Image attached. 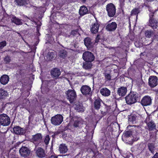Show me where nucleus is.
I'll return each mask as SVG.
<instances>
[{"instance_id":"obj_44","label":"nucleus","mask_w":158,"mask_h":158,"mask_svg":"<svg viewBox=\"0 0 158 158\" xmlns=\"http://www.w3.org/2000/svg\"><path fill=\"white\" fill-rule=\"evenodd\" d=\"M99 40V36L98 35L97 36V38L96 40H95V42L98 43V42Z\"/></svg>"},{"instance_id":"obj_33","label":"nucleus","mask_w":158,"mask_h":158,"mask_svg":"<svg viewBox=\"0 0 158 158\" xmlns=\"http://www.w3.org/2000/svg\"><path fill=\"white\" fill-rule=\"evenodd\" d=\"M149 150L153 153L154 152L155 146L154 144L152 143H148V144Z\"/></svg>"},{"instance_id":"obj_37","label":"nucleus","mask_w":158,"mask_h":158,"mask_svg":"<svg viewBox=\"0 0 158 158\" xmlns=\"http://www.w3.org/2000/svg\"><path fill=\"white\" fill-rule=\"evenodd\" d=\"M50 140L49 136L48 135H46L44 139V142L46 145H48Z\"/></svg>"},{"instance_id":"obj_34","label":"nucleus","mask_w":158,"mask_h":158,"mask_svg":"<svg viewBox=\"0 0 158 158\" xmlns=\"http://www.w3.org/2000/svg\"><path fill=\"white\" fill-rule=\"evenodd\" d=\"M59 56L60 57L64 58L66 56V52L64 50H61L59 53Z\"/></svg>"},{"instance_id":"obj_45","label":"nucleus","mask_w":158,"mask_h":158,"mask_svg":"<svg viewBox=\"0 0 158 158\" xmlns=\"http://www.w3.org/2000/svg\"><path fill=\"white\" fill-rule=\"evenodd\" d=\"M138 138L136 137H135L133 136V140L134 141H136L138 140Z\"/></svg>"},{"instance_id":"obj_47","label":"nucleus","mask_w":158,"mask_h":158,"mask_svg":"<svg viewBox=\"0 0 158 158\" xmlns=\"http://www.w3.org/2000/svg\"><path fill=\"white\" fill-rule=\"evenodd\" d=\"M49 158H58L56 156H53V155H52Z\"/></svg>"},{"instance_id":"obj_49","label":"nucleus","mask_w":158,"mask_h":158,"mask_svg":"<svg viewBox=\"0 0 158 158\" xmlns=\"http://www.w3.org/2000/svg\"><path fill=\"white\" fill-rule=\"evenodd\" d=\"M131 117H132L131 116H130V117H129V121H131V120H130V119H131Z\"/></svg>"},{"instance_id":"obj_17","label":"nucleus","mask_w":158,"mask_h":158,"mask_svg":"<svg viewBox=\"0 0 158 158\" xmlns=\"http://www.w3.org/2000/svg\"><path fill=\"white\" fill-rule=\"evenodd\" d=\"M36 154L39 158H42L45 156L44 150L41 148H38L36 151Z\"/></svg>"},{"instance_id":"obj_25","label":"nucleus","mask_w":158,"mask_h":158,"mask_svg":"<svg viewBox=\"0 0 158 158\" xmlns=\"http://www.w3.org/2000/svg\"><path fill=\"white\" fill-rule=\"evenodd\" d=\"M88 12V9L86 7L82 6L81 7L79 10V14L81 16H83L86 14Z\"/></svg>"},{"instance_id":"obj_35","label":"nucleus","mask_w":158,"mask_h":158,"mask_svg":"<svg viewBox=\"0 0 158 158\" xmlns=\"http://www.w3.org/2000/svg\"><path fill=\"white\" fill-rule=\"evenodd\" d=\"M54 54L52 52H49L48 53V55L46 56V57L48 60H49L52 59L54 57Z\"/></svg>"},{"instance_id":"obj_50","label":"nucleus","mask_w":158,"mask_h":158,"mask_svg":"<svg viewBox=\"0 0 158 158\" xmlns=\"http://www.w3.org/2000/svg\"><path fill=\"white\" fill-rule=\"evenodd\" d=\"M82 1L83 2H85L86 1V0H82Z\"/></svg>"},{"instance_id":"obj_18","label":"nucleus","mask_w":158,"mask_h":158,"mask_svg":"<svg viewBox=\"0 0 158 158\" xmlns=\"http://www.w3.org/2000/svg\"><path fill=\"white\" fill-rule=\"evenodd\" d=\"M100 93L103 96L107 97L110 94V91L106 88H102L100 90Z\"/></svg>"},{"instance_id":"obj_40","label":"nucleus","mask_w":158,"mask_h":158,"mask_svg":"<svg viewBox=\"0 0 158 158\" xmlns=\"http://www.w3.org/2000/svg\"><path fill=\"white\" fill-rule=\"evenodd\" d=\"M10 60L8 56H6L4 58V61L6 63H9L10 61Z\"/></svg>"},{"instance_id":"obj_27","label":"nucleus","mask_w":158,"mask_h":158,"mask_svg":"<svg viewBox=\"0 0 158 158\" xmlns=\"http://www.w3.org/2000/svg\"><path fill=\"white\" fill-rule=\"evenodd\" d=\"M74 106L75 109L78 112L83 111L84 110L82 104L79 103H77Z\"/></svg>"},{"instance_id":"obj_29","label":"nucleus","mask_w":158,"mask_h":158,"mask_svg":"<svg viewBox=\"0 0 158 158\" xmlns=\"http://www.w3.org/2000/svg\"><path fill=\"white\" fill-rule=\"evenodd\" d=\"M145 35L146 37L150 38L154 35V32L151 30H147L145 31Z\"/></svg>"},{"instance_id":"obj_39","label":"nucleus","mask_w":158,"mask_h":158,"mask_svg":"<svg viewBox=\"0 0 158 158\" xmlns=\"http://www.w3.org/2000/svg\"><path fill=\"white\" fill-rule=\"evenodd\" d=\"M6 45V41H3L0 42V49H2Z\"/></svg>"},{"instance_id":"obj_20","label":"nucleus","mask_w":158,"mask_h":158,"mask_svg":"<svg viewBox=\"0 0 158 158\" xmlns=\"http://www.w3.org/2000/svg\"><path fill=\"white\" fill-rule=\"evenodd\" d=\"M14 132L16 134L21 135L24 133V130L19 126H16L13 128Z\"/></svg>"},{"instance_id":"obj_9","label":"nucleus","mask_w":158,"mask_h":158,"mask_svg":"<svg viewBox=\"0 0 158 158\" xmlns=\"http://www.w3.org/2000/svg\"><path fill=\"white\" fill-rule=\"evenodd\" d=\"M158 78L156 76H151L149 77L148 80V83L149 86L152 87H154L158 84Z\"/></svg>"},{"instance_id":"obj_23","label":"nucleus","mask_w":158,"mask_h":158,"mask_svg":"<svg viewBox=\"0 0 158 158\" xmlns=\"http://www.w3.org/2000/svg\"><path fill=\"white\" fill-rule=\"evenodd\" d=\"M68 150L67 146L64 144H61L59 146V150L60 153H65L67 152Z\"/></svg>"},{"instance_id":"obj_26","label":"nucleus","mask_w":158,"mask_h":158,"mask_svg":"<svg viewBox=\"0 0 158 158\" xmlns=\"http://www.w3.org/2000/svg\"><path fill=\"white\" fill-rule=\"evenodd\" d=\"M8 93L5 90L0 89V99H3L8 96Z\"/></svg>"},{"instance_id":"obj_36","label":"nucleus","mask_w":158,"mask_h":158,"mask_svg":"<svg viewBox=\"0 0 158 158\" xmlns=\"http://www.w3.org/2000/svg\"><path fill=\"white\" fill-rule=\"evenodd\" d=\"M138 10L137 8L133 9L131 11V14L132 15H136V19H137L138 14Z\"/></svg>"},{"instance_id":"obj_13","label":"nucleus","mask_w":158,"mask_h":158,"mask_svg":"<svg viewBox=\"0 0 158 158\" xmlns=\"http://www.w3.org/2000/svg\"><path fill=\"white\" fill-rule=\"evenodd\" d=\"M19 152L21 156L26 157L29 155L30 151L27 148L23 147L20 149Z\"/></svg>"},{"instance_id":"obj_11","label":"nucleus","mask_w":158,"mask_h":158,"mask_svg":"<svg viewBox=\"0 0 158 158\" xmlns=\"http://www.w3.org/2000/svg\"><path fill=\"white\" fill-rule=\"evenodd\" d=\"M151 15L152 16L153 14L152 13L150 15V19L149 21L148 25L153 29H156L158 27V21L152 18H151Z\"/></svg>"},{"instance_id":"obj_21","label":"nucleus","mask_w":158,"mask_h":158,"mask_svg":"<svg viewBox=\"0 0 158 158\" xmlns=\"http://www.w3.org/2000/svg\"><path fill=\"white\" fill-rule=\"evenodd\" d=\"M9 79V77L7 75H3L1 77L0 79V82L2 84L5 85L8 83Z\"/></svg>"},{"instance_id":"obj_16","label":"nucleus","mask_w":158,"mask_h":158,"mask_svg":"<svg viewBox=\"0 0 158 158\" xmlns=\"http://www.w3.org/2000/svg\"><path fill=\"white\" fill-rule=\"evenodd\" d=\"M127 92L126 88L124 87H121L118 89L117 93L120 96H123L126 94Z\"/></svg>"},{"instance_id":"obj_1","label":"nucleus","mask_w":158,"mask_h":158,"mask_svg":"<svg viewBox=\"0 0 158 158\" xmlns=\"http://www.w3.org/2000/svg\"><path fill=\"white\" fill-rule=\"evenodd\" d=\"M63 119V117L62 115L58 114L52 117L51 122L54 125H59L62 122Z\"/></svg>"},{"instance_id":"obj_43","label":"nucleus","mask_w":158,"mask_h":158,"mask_svg":"<svg viewBox=\"0 0 158 158\" xmlns=\"http://www.w3.org/2000/svg\"><path fill=\"white\" fill-rule=\"evenodd\" d=\"M152 158H158V153H156Z\"/></svg>"},{"instance_id":"obj_8","label":"nucleus","mask_w":158,"mask_h":158,"mask_svg":"<svg viewBox=\"0 0 158 158\" xmlns=\"http://www.w3.org/2000/svg\"><path fill=\"white\" fill-rule=\"evenodd\" d=\"M83 123L82 121L81 118L73 117L70 120V124H73L75 127L80 126Z\"/></svg>"},{"instance_id":"obj_14","label":"nucleus","mask_w":158,"mask_h":158,"mask_svg":"<svg viewBox=\"0 0 158 158\" xmlns=\"http://www.w3.org/2000/svg\"><path fill=\"white\" fill-rule=\"evenodd\" d=\"M110 21L106 26V29L109 31H114L117 27V24L115 22H112L110 23Z\"/></svg>"},{"instance_id":"obj_46","label":"nucleus","mask_w":158,"mask_h":158,"mask_svg":"<svg viewBox=\"0 0 158 158\" xmlns=\"http://www.w3.org/2000/svg\"><path fill=\"white\" fill-rule=\"evenodd\" d=\"M144 82L143 81V80H141L140 81V85H144Z\"/></svg>"},{"instance_id":"obj_19","label":"nucleus","mask_w":158,"mask_h":158,"mask_svg":"<svg viewBox=\"0 0 158 158\" xmlns=\"http://www.w3.org/2000/svg\"><path fill=\"white\" fill-rule=\"evenodd\" d=\"M84 43L87 48H89L93 45V43L91 42L90 39L89 38H86L84 40Z\"/></svg>"},{"instance_id":"obj_22","label":"nucleus","mask_w":158,"mask_h":158,"mask_svg":"<svg viewBox=\"0 0 158 158\" xmlns=\"http://www.w3.org/2000/svg\"><path fill=\"white\" fill-rule=\"evenodd\" d=\"M99 27V24L97 23L92 24L91 27V31L92 33L95 34L98 31Z\"/></svg>"},{"instance_id":"obj_12","label":"nucleus","mask_w":158,"mask_h":158,"mask_svg":"<svg viewBox=\"0 0 158 158\" xmlns=\"http://www.w3.org/2000/svg\"><path fill=\"white\" fill-rule=\"evenodd\" d=\"M151 99L150 97L146 96L142 98L141 103L142 105L143 106L150 105L151 104Z\"/></svg>"},{"instance_id":"obj_31","label":"nucleus","mask_w":158,"mask_h":158,"mask_svg":"<svg viewBox=\"0 0 158 158\" xmlns=\"http://www.w3.org/2000/svg\"><path fill=\"white\" fill-rule=\"evenodd\" d=\"M15 2L17 3V5L19 6L25 5L27 3V1L25 0H15Z\"/></svg>"},{"instance_id":"obj_41","label":"nucleus","mask_w":158,"mask_h":158,"mask_svg":"<svg viewBox=\"0 0 158 158\" xmlns=\"http://www.w3.org/2000/svg\"><path fill=\"white\" fill-rule=\"evenodd\" d=\"M105 78L107 79L108 80H110V79L111 77L110 75L109 74H106L105 75Z\"/></svg>"},{"instance_id":"obj_32","label":"nucleus","mask_w":158,"mask_h":158,"mask_svg":"<svg viewBox=\"0 0 158 158\" xmlns=\"http://www.w3.org/2000/svg\"><path fill=\"white\" fill-rule=\"evenodd\" d=\"M101 100L100 99L96 100L94 102V106L95 109L98 110L100 107V102Z\"/></svg>"},{"instance_id":"obj_28","label":"nucleus","mask_w":158,"mask_h":158,"mask_svg":"<svg viewBox=\"0 0 158 158\" xmlns=\"http://www.w3.org/2000/svg\"><path fill=\"white\" fill-rule=\"evenodd\" d=\"M91 62H88L85 61L83 64V67L85 69H88L92 67V64Z\"/></svg>"},{"instance_id":"obj_6","label":"nucleus","mask_w":158,"mask_h":158,"mask_svg":"<svg viewBox=\"0 0 158 158\" xmlns=\"http://www.w3.org/2000/svg\"><path fill=\"white\" fill-rule=\"evenodd\" d=\"M106 10L108 12V15L110 17H112L115 14V8L114 4L112 3H110L107 5Z\"/></svg>"},{"instance_id":"obj_2","label":"nucleus","mask_w":158,"mask_h":158,"mask_svg":"<svg viewBox=\"0 0 158 158\" xmlns=\"http://www.w3.org/2000/svg\"><path fill=\"white\" fill-rule=\"evenodd\" d=\"M9 117L5 114H0V124L3 126H7L10 123Z\"/></svg>"},{"instance_id":"obj_5","label":"nucleus","mask_w":158,"mask_h":158,"mask_svg":"<svg viewBox=\"0 0 158 158\" xmlns=\"http://www.w3.org/2000/svg\"><path fill=\"white\" fill-rule=\"evenodd\" d=\"M82 57L85 61L88 62H91L94 59V55L88 51L85 52L83 53Z\"/></svg>"},{"instance_id":"obj_3","label":"nucleus","mask_w":158,"mask_h":158,"mask_svg":"<svg viewBox=\"0 0 158 158\" xmlns=\"http://www.w3.org/2000/svg\"><path fill=\"white\" fill-rule=\"evenodd\" d=\"M137 96L134 93L131 92L125 97L126 103L128 104L134 103L137 101Z\"/></svg>"},{"instance_id":"obj_7","label":"nucleus","mask_w":158,"mask_h":158,"mask_svg":"<svg viewBox=\"0 0 158 158\" xmlns=\"http://www.w3.org/2000/svg\"><path fill=\"white\" fill-rule=\"evenodd\" d=\"M145 122L149 130L153 131L156 129V125L154 122L150 120L149 117L148 116L146 118Z\"/></svg>"},{"instance_id":"obj_4","label":"nucleus","mask_w":158,"mask_h":158,"mask_svg":"<svg viewBox=\"0 0 158 158\" xmlns=\"http://www.w3.org/2000/svg\"><path fill=\"white\" fill-rule=\"evenodd\" d=\"M67 98L70 103L72 102L76 99L77 95L75 91L73 89H69L66 92Z\"/></svg>"},{"instance_id":"obj_38","label":"nucleus","mask_w":158,"mask_h":158,"mask_svg":"<svg viewBox=\"0 0 158 158\" xmlns=\"http://www.w3.org/2000/svg\"><path fill=\"white\" fill-rule=\"evenodd\" d=\"M9 158H17L16 155L15 151H14L12 154L11 153L9 156Z\"/></svg>"},{"instance_id":"obj_48","label":"nucleus","mask_w":158,"mask_h":158,"mask_svg":"<svg viewBox=\"0 0 158 158\" xmlns=\"http://www.w3.org/2000/svg\"><path fill=\"white\" fill-rule=\"evenodd\" d=\"M77 33V31H73L71 32V33H72V34H73V33L76 34Z\"/></svg>"},{"instance_id":"obj_42","label":"nucleus","mask_w":158,"mask_h":158,"mask_svg":"<svg viewBox=\"0 0 158 158\" xmlns=\"http://www.w3.org/2000/svg\"><path fill=\"white\" fill-rule=\"evenodd\" d=\"M130 134V132L129 131H127L125 133L124 135L126 136H128Z\"/></svg>"},{"instance_id":"obj_15","label":"nucleus","mask_w":158,"mask_h":158,"mask_svg":"<svg viewBox=\"0 0 158 158\" xmlns=\"http://www.w3.org/2000/svg\"><path fill=\"white\" fill-rule=\"evenodd\" d=\"M81 91L84 95L89 94L91 93V89L87 85H83L81 89Z\"/></svg>"},{"instance_id":"obj_30","label":"nucleus","mask_w":158,"mask_h":158,"mask_svg":"<svg viewBox=\"0 0 158 158\" xmlns=\"http://www.w3.org/2000/svg\"><path fill=\"white\" fill-rule=\"evenodd\" d=\"M11 21L17 25H21L22 24L21 20L16 18L15 17H13L12 18Z\"/></svg>"},{"instance_id":"obj_10","label":"nucleus","mask_w":158,"mask_h":158,"mask_svg":"<svg viewBox=\"0 0 158 158\" xmlns=\"http://www.w3.org/2000/svg\"><path fill=\"white\" fill-rule=\"evenodd\" d=\"M42 138V135L40 133H37L32 136L31 140L34 144H38L40 142Z\"/></svg>"},{"instance_id":"obj_24","label":"nucleus","mask_w":158,"mask_h":158,"mask_svg":"<svg viewBox=\"0 0 158 158\" xmlns=\"http://www.w3.org/2000/svg\"><path fill=\"white\" fill-rule=\"evenodd\" d=\"M60 70L57 68H55L52 70L51 74L54 77L56 78L60 75Z\"/></svg>"}]
</instances>
